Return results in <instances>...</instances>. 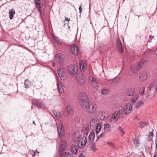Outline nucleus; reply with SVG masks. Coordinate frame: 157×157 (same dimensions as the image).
Returning <instances> with one entry per match:
<instances>
[{"label":"nucleus","mask_w":157,"mask_h":157,"mask_svg":"<svg viewBox=\"0 0 157 157\" xmlns=\"http://www.w3.org/2000/svg\"><path fill=\"white\" fill-rule=\"evenodd\" d=\"M55 66V62H53L52 63V67H54Z\"/></svg>","instance_id":"13d9d810"},{"label":"nucleus","mask_w":157,"mask_h":157,"mask_svg":"<svg viewBox=\"0 0 157 157\" xmlns=\"http://www.w3.org/2000/svg\"><path fill=\"white\" fill-rule=\"evenodd\" d=\"M42 105V103L39 101H37L35 103V105L38 108H40Z\"/></svg>","instance_id":"a19ab883"},{"label":"nucleus","mask_w":157,"mask_h":157,"mask_svg":"<svg viewBox=\"0 0 157 157\" xmlns=\"http://www.w3.org/2000/svg\"><path fill=\"white\" fill-rule=\"evenodd\" d=\"M71 154L69 152H66L63 153L62 155H60L61 157H70Z\"/></svg>","instance_id":"72a5a7b5"},{"label":"nucleus","mask_w":157,"mask_h":157,"mask_svg":"<svg viewBox=\"0 0 157 157\" xmlns=\"http://www.w3.org/2000/svg\"><path fill=\"white\" fill-rule=\"evenodd\" d=\"M30 154L32 155L33 157L35 156L36 153L33 151L30 150L29 151Z\"/></svg>","instance_id":"c03bdc74"},{"label":"nucleus","mask_w":157,"mask_h":157,"mask_svg":"<svg viewBox=\"0 0 157 157\" xmlns=\"http://www.w3.org/2000/svg\"><path fill=\"white\" fill-rule=\"evenodd\" d=\"M148 124V123L147 122L145 121H140L139 123V126L141 128H143Z\"/></svg>","instance_id":"c756f323"},{"label":"nucleus","mask_w":157,"mask_h":157,"mask_svg":"<svg viewBox=\"0 0 157 157\" xmlns=\"http://www.w3.org/2000/svg\"><path fill=\"white\" fill-rule=\"evenodd\" d=\"M119 130L120 131V132L121 133L122 135H123L124 134L125 132L124 131L123 129L120 126L119 127Z\"/></svg>","instance_id":"79ce46f5"},{"label":"nucleus","mask_w":157,"mask_h":157,"mask_svg":"<svg viewBox=\"0 0 157 157\" xmlns=\"http://www.w3.org/2000/svg\"><path fill=\"white\" fill-rule=\"evenodd\" d=\"M70 157H75V156H71H71H70Z\"/></svg>","instance_id":"e2e57ef3"},{"label":"nucleus","mask_w":157,"mask_h":157,"mask_svg":"<svg viewBox=\"0 0 157 157\" xmlns=\"http://www.w3.org/2000/svg\"><path fill=\"white\" fill-rule=\"evenodd\" d=\"M146 62V61L144 59H142L140 60L139 62L137 63L138 65L139 66L140 68L141 66L143 65L144 63Z\"/></svg>","instance_id":"2f4dec72"},{"label":"nucleus","mask_w":157,"mask_h":157,"mask_svg":"<svg viewBox=\"0 0 157 157\" xmlns=\"http://www.w3.org/2000/svg\"><path fill=\"white\" fill-rule=\"evenodd\" d=\"M109 92L108 89H103L101 90V93L102 94H107Z\"/></svg>","instance_id":"c9c22d12"},{"label":"nucleus","mask_w":157,"mask_h":157,"mask_svg":"<svg viewBox=\"0 0 157 157\" xmlns=\"http://www.w3.org/2000/svg\"><path fill=\"white\" fill-rule=\"evenodd\" d=\"M55 58L56 60L58 63L61 64L64 61V56L62 53H58L55 56Z\"/></svg>","instance_id":"9d476101"},{"label":"nucleus","mask_w":157,"mask_h":157,"mask_svg":"<svg viewBox=\"0 0 157 157\" xmlns=\"http://www.w3.org/2000/svg\"><path fill=\"white\" fill-rule=\"evenodd\" d=\"M70 51L72 54L75 56H77L79 53L78 48L75 44H72L71 45Z\"/></svg>","instance_id":"9b49d317"},{"label":"nucleus","mask_w":157,"mask_h":157,"mask_svg":"<svg viewBox=\"0 0 157 157\" xmlns=\"http://www.w3.org/2000/svg\"><path fill=\"white\" fill-rule=\"evenodd\" d=\"M89 126L91 129H95L96 133H98L101 130L102 126V123L98 122L97 119H92L89 123Z\"/></svg>","instance_id":"f03ea898"},{"label":"nucleus","mask_w":157,"mask_h":157,"mask_svg":"<svg viewBox=\"0 0 157 157\" xmlns=\"http://www.w3.org/2000/svg\"><path fill=\"white\" fill-rule=\"evenodd\" d=\"M35 2L36 8L40 12L41 15L42 12L41 9L44 6L43 0H35Z\"/></svg>","instance_id":"6e6552de"},{"label":"nucleus","mask_w":157,"mask_h":157,"mask_svg":"<svg viewBox=\"0 0 157 157\" xmlns=\"http://www.w3.org/2000/svg\"><path fill=\"white\" fill-rule=\"evenodd\" d=\"M66 109L67 114L66 113H64L63 114L65 117H67L69 116L72 110L71 106L70 105H67L66 107Z\"/></svg>","instance_id":"aec40b11"},{"label":"nucleus","mask_w":157,"mask_h":157,"mask_svg":"<svg viewBox=\"0 0 157 157\" xmlns=\"http://www.w3.org/2000/svg\"><path fill=\"white\" fill-rule=\"evenodd\" d=\"M107 144L109 145V146H110L111 147H112L113 148H115V145L112 143L111 142H108L107 143Z\"/></svg>","instance_id":"37998d69"},{"label":"nucleus","mask_w":157,"mask_h":157,"mask_svg":"<svg viewBox=\"0 0 157 157\" xmlns=\"http://www.w3.org/2000/svg\"><path fill=\"white\" fill-rule=\"evenodd\" d=\"M151 35L150 36H149V39H148V42H151Z\"/></svg>","instance_id":"5fc2aeb1"},{"label":"nucleus","mask_w":157,"mask_h":157,"mask_svg":"<svg viewBox=\"0 0 157 157\" xmlns=\"http://www.w3.org/2000/svg\"><path fill=\"white\" fill-rule=\"evenodd\" d=\"M116 48L117 50L121 53L122 54L124 52V46L120 39L118 37L116 39Z\"/></svg>","instance_id":"39448f33"},{"label":"nucleus","mask_w":157,"mask_h":157,"mask_svg":"<svg viewBox=\"0 0 157 157\" xmlns=\"http://www.w3.org/2000/svg\"><path fill=\"white\" fill-rule=\"evenodd\" d=\"M90 147L94 151H95L97 150V148L96 147V144L94 143H92L91 144Z\"/></svg>","instance_id":"f704fd0d"},{"label":"nucleus","mask_w":157,"mask_h":157,"mask_svg":"<svg viewBox=\"0 0 157 157\" xmlns=\"http://www.w3.org/2000/svg\"><path fill=\"white\" fill-rule=\"evenodd\" d=\"M134 119H136L137 120H140V118L137 116H135V117L134 118Z\"/></svg>","instance_id":"6e6d98bb"},{"label":"nucleus","mask_w":157,"mask_h":157,"mask_svg":"<svg viewBox=\"0 0 157 157\" xmlns=\"http://www.w3.org/2000/svg\"><path fill=\"white\" fill-rule=\"evenodd\" d=\"M65 148V146L63 145H60L59 148V155H61V152H62L64 151V150Z\"/></svg>","instance_id":"4c0bfd02"},{"label":"nucleus","mask_w":157,"mask_h":157,"mask_svg":"<svg viewBox=\"0 0 157 157\" xmlns=\"http://www.w3.org/2000/svg\"><path fill=\"white\" fill-rule=\"evenodd\" d=\"M138 98V96L135 95L133 97L131 98V102L132 104H134Z\"/></svg>","instance_id":"c85d7f7f"},{"label":"nucleus","mask_w":157,"mask_h":157,"mask_svg":"<svg viewBox=\"0 0 157 157\" xmlns=\"http://www.w3.org/2000/svg\"><path fill=\"white\" fill-rule=\"evenodd\" d=\"M132 110V107L131 104L128 103L126 104L124 108L119 109V112L121 113L122 114H125L127 115L131 113Z\"/></svg>","instance_id":"20e7f679"},{"label":"nucleus","mask_w":157,"mask_h":157,"mask_svg":"<svg viewBox=\"0 0 157 157\" xmlns=\"http://www.w3.org/2000/svg\"><path fill=\"white\" fill-rule=\"evenodd\" d=\"M52 115L54 117L56 118H59L60 117V113L59 112H56L54 110L52 111Z\"/></svg>","instance_id":"cd10ccee"},{"label":"nucleus","mask_w":157,"mask_h":157,"mask_svg":"<svg viewBox=\"0 0 157 157\" xmlns=\"http://www.w3.org/2000/svg\"><path fill=\"white\" fill-rule=\"evenodd\" d=\"M90 132L89 127L88 126H85L82 128V132L83 133L87 134Z\"/></svg>","instance_id":"4be33fe9"},{"label":"nucleus","mask_w":157,"mask_h":157,"mask_svg":"<svg viewBox=\"0 0 157 157\" xmlns=\"http://www.w3.org/2000/svg\"><path fill=\"white\" fill-rule=\"evenodd\" d=\"M151 50H149V49L148 50V52H150V53H151ZM149 52L148 53V54H149Z\"/></svg>","instance_id":"bf43d9fd"},{"label":"nucleus","mask_w":157,"mask_h":157,"mask_svg":"<svg viewBox=\"0 0 157 157\" xmlns=\"http://www.w3.org/2000/svg\"><path fill=\"white\" fill-rule=\"evenodd\" d=\"M66 144V142L65 140H63L61 141V144L60 145H63L65 146Z\"/></svg>","instance_id":"a18cd8bd"},{"label":"nucleus","mask_w":157,"mask_h":157,"mask_svg":"<svg viewBox=\"0 0 157 157\" xmlns=\"http://www.w3.org/2000/svg\"><path fill=\"white\" fill-rule=\"evenodd\" d=\"M87 97V95L84 91H81L79 93L78 98L79 103L82 106H84V104L85 103V100Z\"/></svg>","instance_id":"7ed1b4c3"},{"label":"nucleus","mask_w":157,"mask_h":157,"mask_svg":"<svg viewBox=\"0 0 157 157\" xmlns=\"http://www.w3.org/2000/svg\"><path fill=\"white\" fill-rule=\"evenodd\" d=\"M79 11H80V13H81L82 10V9H81V6H79Z\"/></svg>","instance_id":"4d7b16f0"},{"label":"nucleus","mask_w":157,"mask_h":157,"mask_svg":"<svg viewBox=\"0 0 157 157\" xmlns=\"http://www.w3.org/2000/svg\"><path fill=\"white\" fill-rule=\"evenodd\" d=\"M154 88H155L156 92H157V82L155 83L154 85Z\"/></svg>","instance_id":"8fccbe9b"},{"label":"nucleus","mask_w":157,"mask_h":157,"mask_svg":"<svg viewBox=\"0 0 157 157\" xmlns=\"http://www.w3.org/2000/svg\"><path fill=\"white\" fill-rule=\"evenodd\" d=\"M140 68L139 66L138 65L137 63H136L132 65L130 71L133 74H135Z\"/></svg>","instance_id":"f8f14e48"},{"label":"nucleus","mask_w":157,"mask_h":157,"mask_svg":"<svg viewBox=\"0 0 157 157\" xmlns=\"http://www.w3.org/2000/svg\"><path fill=\"white\" fill-rule=\"evenodd\" d=\"M135 141L136 144H139L140 140L138 138L136 139Z\"/></svg>","instance_id":"3c124183"},{"label":"nucleus","mask_w":157,"mask_h":157,"mask_svg":"<svg viewBox=\"0 0 157 157\" xmlns=\"http://www.w3.org/2000/svg\"><path fill=\"white\" fill-rule=\"evenodd\" d=\"M25 87L26 88H29L32 85V83L28 79H26L24 82Z\"/></svg>","instance_id":"5701e85b"},{"label":"nucleus","mask_w":157,"mask_h":157,"mask_svg":"<svg viewBox=\"0 0 157 157\" xmlns=\"http://www.w3.org/2000/svg\"><path fill=\"white\" fill-rule=\"evenodd\" d=\"M89 79L91 81V83L94 86L96 87L97 86V82L95 79H94L92 77L90 76Z\"/></svg>","instance_id":"bb28decb"},{"label":"nucleus","mask_w":157,"mask_h":157,"mask_svg":"<svg viewBox=\"0 0 157 157\" xmlns=\"http://www.w3.org/2000/svg\"><path fill=\"white\" fill-rule=\"evenodd\" d=\"M71 151L74 154H76L78 152V148L76 146L72 145L71 147Z\"/></svg>","instance_id":"393cba45"},{"label":"nucleus","mask_w":157,"mask_h":157,"mask_svg":"<svg viewBox=\"0 0 157 157\" xmlns=\"http://www.w3.org/2000/svg\"><path fill=\"white\" fill-rule=\"evenodd\" d=\"M135 93L134 88L132 87H130L128 88L126 91V95L129 96H132L134 95Z\"/></svg>","instance_id":"4468645a"},{"label":"nucleus","mask_w":157,"mask_h":157,"mask_svg":"<svg viewBox=\"0 0 157 157\" xmlns=\"http://www.w3.org/2000/svg\"><path fill=\"white\" fill-rule=\"evenodd\" d=\"M52 37L53 42L56 44L58 45H61V40H60L59 38L56 37L54 35H52Z\"/></svg>","instance_id":"a211bd4d"},{"label":"nucleus","mask_w":157,"mask_h":157,"mask_svg":"<svg viewBox=\"0 0 157 157\" xmlns=\"http://www.w3.org/2000/svg\"><path fill=\"white\" fill-rule=\"evenodd\" d=\"M120 114L121 115L122 114L119 112V110L113 113L110 119V122L113 123L116 122L119 119Z\"/></svg>","instance_id":"423d86ee"},{"label":"nucleus","mask_w":157,"mask_h":157,"mask_svg":"<svg viewBox=\"0 0 157 157\" xmlns=\"http://www.w3.org/2000/svg\"><path fill=\"white\" fill-rule=\"evenodd\" d=\"M154 157H157V154L154 155Z\"/></svg>","instance_id":"052dcab7"},{"label":"nucleus","mask_w":157,"mask_h":157,"mask_svg":"<svg viewBox=\"0 0 157 157\" xmlns=\"http://www.w3.org/2000/svg\"><path fill=\"white\" fill-rule=\"evenodd\" d=\"M57 85L59 92L63 93V89L62 84L59 81L57 82Z\"/></svg>","instance_id":"b1692460"},{"label":"nucleus","mask_w":157,"mask_h":157,"mask_svg":"<svg viewBox=\"0 0 157 157\" xmlns=\"http://www.w3.org/2000/svg\"><path fill=\"white\" fill-rule=\"evenodd\" d=\"M144 103L143 101H138L136 104V108H138L144 105Z\"/></svg>","instance_id":"7c9ffc66"},{"label":"nucleus","mask_w":157,"mask_h":157,"mask_svg":"<svg viewBox=\"0 0 157 157\" xmlns=\"http://www.w3.org/2000/svg\"><path fill=\"white\" fill-rule=\"evenodd\" d=\"M75 121V122H78L80 121L79 117H76Z\"/></svg>","instance_id":"de8ad7c7"},{"label":"nucleus","mask_w":157,"mask_h":157,"mask_svg":"<svg viewBox=\"0 0 157 157\" xmlns=\"http://www.w3.org/2000/svg\"><path fill=\"white\" fill-rule=\"evenodd\" d=\"M139 78L141 81H144L147 80V74L146 72H143L139 76Z\"/></svg>","instance_id":"412c9836"},{"label":"nucleus","mask_w":157,"mask_h":157,"mask_svg":"<svg viewBox=\"0 0 157 157\" xmlns=\"http://www.w3.org/2000/svg\"><path fill=\"white\" fill-rule=\"evenodd\" d=\"M111 125L108 123H105L104 125V130L105 132H110L111 129Z\"/></svg>","instance_id":"6ab92c4d"},{"label":"nucleus","mask_w":157,"mask_h":157,"mask_svg":"<svg viewBox=\"0 0 157 157\" xmlns=\"http://www.w3.org/2000/svg\"><path fill=\"white\" fill-rule=\"evenodd\" d=\"M9 17L10 19H12L13 18V16L15 13V11L13 9L9 10Z\"/></svg>","instance_id":"a878e982"},{"label":"nucleus","mask_w":157,"mask_h":157,"mask_svg":"<svg viewBox=\"0 0 157 157\" xmlns=\"http://www.w3.org/2000/svg\"><path fill=\"white\" fill-rule=\"evenodd\" d=\"M153 129H152V131L151 132H150L149 133V134H148V136H152V137H153Z\"/></svg>","instance_id":"09e8293b"},{"label":"nucleus","mask_w":157,"mask_h":157,"mask_svg":"<svg viewBox=\"0 0 157 157\" xmlns=\"http://www.w3.org/2000/svg\"><path fill=\"white\" fill-rule=\"evenodd\" d=\"M33 124H35V125H36V124H35V122L34 121H33Z\"/></svg>","instance_id":"680f3d73"},{"label":"nucleus","mask_w":157,"mask_h":157,"mask_svg":"<svg viewBox=\"0 0 157 157\" xmlns=\"http://www.w3.org/2000/svg\"><path fill=\"white\" fill-rule=\"evenodd\" d=\"M145 90V88L143 87L142 88L140 89L139 90V94L141 96H142L144 94V92Z\"/></svg>","instance_id":"58836bf2"},{"label":"nucleus","mask_w":157,"mask_h":157,"mask_svg":"<svg viewBox=\"0 0 157 157\" xmlns=\"http://www.w3.org/2000/svg\"><path fill=\"white\" fill-rule=\"evenodd\" d=\"M87 142V139L85 136L82 137L78 141V145L80 148H82L85 145Z\"/></svg>","instance_id":"1a4fd4ad"},{"label":"nucleus","mask_w":157,"mask_h":157,"mask_svg":"<svg viewBox=\"0 0 157 157\" xmlns=\"http://www.w3.org/2000/svg\"><path fill=\"white\" fill-rule=\"evenodd\" d=\"M85 108L87 112L90 114L95 113L97 111V106L94 102L86 101L84 104Z\"/></svg>","instance_id":"f257e3e1"},{"label":"nucleus","mask_w":157,"mask_h":157,"mask_svg":"<svg viewBox=\"0 0 157 157\" xmlns=\"http://www.w3.org/2000/svg\"><path fill=\"white\" fill-rule=\"evenodd\" d=\"M105 136V133L104 132L102 133L98 137V139H99L100 138L104 137Z\"/></svg>","instance_id":"49530a36"},{"label":"nucleus","mask_w":157,"mask_h":157,"mask_svg":"<svg viewBox=\"0 0 157 157\" xmlns=\"http://www.w3.org/2000/svg\"><path fill=\"white\" fill-rule=\"evenodd\" d=\"M65 69H63L62 67H60L58 70L57 72L58 74H59V73H61V72L62 74L63 73H65Z\"/></svg>","instance_id":"e433bc0d"},{"label":"nucleus","mask_w":157,"mask_h":157,"mask_svg":"<svg viewBox=\"0 0 157 157\" xmlns=\"http://www.w3.org/2000/svg\"><path fill=\"white\" fill-rule=\"evenodd\" d=\"M68 69L70 73L72 75L76 74L78 71V67L76 66L70 65Z\"/></svg>","instance_id":"ddd939ff"},{"label":"nucleus","mask_w":157,"mask_h":157,"mask_svg":"<svg viewBox=\"0 0 157 157\" xmlns=\"http://www.w3.org/2000/svg\"><path fill=\"white\" fill-rule=\"evenodd\" d=\"M109 114L108 112L106 110H104L101 112V119L102 120H104L108 118Z\"/></svg>","instance_id":"f3484780"},{"label":"nucleus","mask_w":157,"mask_h":157,"mask_svg":"<svg viewBox=\"0 0 157 157\" xmlns=\"http://www.w3.org/2000/svg\"><path fill=\"white\" fill-rule=\"evenodd\" d=\"M58 75L61 79L64 80L65 79V73H63L62 74L61 72V73L59 72Z\"/></svg>","instance_id":"ea45409f"},{"label":"nucleus","mask_w":157,"mask_h":157,"mask_svg":"<svg viewBox=\"0 0 157 157\" xmlns=\"http://www.w3.org/2000/svg\"><path fill=\"white\" fill-rule=\"evenodd\" d=\"M65 19L64 21H67L68 22L70 21V18H68L67 17H65Z\"/></svg>","instance_id":"603ef678"},{"label":"nucleus","mask_w":157,"mask_h":157,"mask_svg":"<svg viewBox=\"0 0 157 157\" xmlns=\"http://www.w3.org/2000/svg\"><path fill=\"white\" fill-rule=\"evenodd\" d=\"M152 137V136H148V140H149V141L151 140Z\"/></svg>","instance_id":"864d4df0"},{"label":"nucleus","mask_w":157,"mask_h":157,"mask_svg":"<svg viewBox=\"0 0 157 157\" xmlns=\"http://www.w3.org/2000/svg\"><path fill=\"white\" fill-rule=\"evenodd\" d=\"M58 135L60 137L63 136L64 133V129L62 124H59L57 126Z\"/></svg>","instance_id":"dca6fc26"},{"label":"nucleus","mask_w":157,"mask_h":157,"mask_svg":"<svg viewBox=\"0 0 157 157\" xmlns=\"http://www.w3.org/2000/svg\"><path fill=\"white\" fill-rule=\"evenodd\" d=\"M79 66L81 71H84L86 68V62L84 60H81L79 62Z\"/></svg>","instance_id":"2eb2a0df"},{"label":"nucleus","mask_w":157,"mask_h":157,"mask_svg":"<svg viewBox=\"0 0 157 157\" xmlns=\"http://www.w3.org/2000/svg\"><path fill=\"white\" fill-rule=\"evenodd\" d=\"M76 80L78 84L81 86L85 84V79L84 76L79 74H76L75 75Z\"/></svg>","instance_id":"0eeeda50"},{"label":"nucleus","mask_w":157,"mask_h":157,"mask_svg":"<svg viewBox=\"0 0 157 157\" xmlns=\"http://www.w3.org/2000/svg\"><path fill=\"white\" fill-rule=\"evenodd\" d=\"M95 136V134L93 132H91L89 136V139L90 141H93Z\"/></svg>","instance_id":"473e14b6"},{"label":"nucleus","mask_w":157,"mask_h":157,"mask_svg":"<svg viewBox=\"0 0 157 157\" xmlns=\"http://www.w3.org/2000/svg\"><path fill=\"white\" fill-rule=\"evenodd\" d=\"M147 52H146L145 53H147Z\"/></svg>","instance_id":"0e129e2a"}]
</instances>
